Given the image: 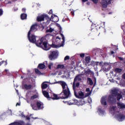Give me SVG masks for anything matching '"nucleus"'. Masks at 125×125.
I'll return each mask as SVG.
<instances>
[{"label":"nucleus","mask_w":125,"mask_h":125,"mask_svg":"<svg viewBox=\"0 0 125 125\" xmlns=\"http://www.w3.org/2000/svg\"><path fill=\"white\" fill-rule=\"evenodd\" d=\"M55 43H59V45H60L61 44V38L59 36L56 37Z\"/></svg>","instance_id":"22"},{"label":"nucleus","mask_w":125,"mask_h":125,"mask_svg":"<svg viewBox=\"0 0 125 125\" xmlns=\"http://www.w3.org/2000/svg\"><path fill=\"white\" fill-rule=\"evenodd\" d=\"M37 28H38V24H34L31 26L29 32L31 33L32 31H35V30H37Z\"/></svg>","instance_id":"21"},{"label":"nucleus","mask_w":125,"mask_h":125,"mask_svg":"<svg viewBox=\"0 0 125 125\" xmlns=\"http://www.w3.org/2000/svg\"><path fill=\"white\" fill-rule=\"evenodd\" d=\"M123 79H125V73L123 74Z\"/></svg>","instance_id":"55"},{"label":"nucleus","mask_w":125,"mask_h":125,"mask_svg":"<svg viewBox=\"0 0 125 125\" xmlns=\"http://www.w3.org/2000/svg\"><path fill=\"white\" fill-rule=\"evenodd\" d=\"M59 55V52L57 50L50 51V54L48 56V58L49 60L52 61L53 60H55L58 58V56Z\"/></svg>","instance_id":"6"},{"label":"nucleus","mask_w":125,"mask_h":125,"mask_svg":"<svg viewBox=\"0 0 125 125\" xmlns=\"http://www.w3.org/2000/svg\"><path fill=\"white\" fill-rule=\"evenodd\" d=\"M27 38L30 42H31L32 43H36V42H37V40H36V36L33 34L31 36V32H30V31L28 33Z\"/></svg>","instance_id":"8"},{"label":"nucleus","mask_w":125,"mask_h":125,"mask_svg":"<svg viewBox=\"0 0 125 125\" xmlns=\"http://www.w3.org/2000/svg\"><path fill=\"white\" fill-rule=\"evenodd\" d=\"M36 98H38V95H34L33 96L31 97V100H34V99H36Z\"/></svg>","instance_id":"34"},{"label":"nucleus","mask_w":125,"mask_h":125,"mask_svg":"<svg viewBox=\"0 0 125 125\" xmlns=\"http://www.w3.org/2000/svg\"><path fill=\"white\" fill-rule=\"evenodd\" d=\"M18 105L20 106V104L18 103L16 104V106H18Z\"/></svg>","instance_id":"60"},{"label":"nucleus","mask_w":125,"mask_h":125,"mask_svg":"<svg viewBox=\"0 0 125 125\" xmlns=\"http://www.w3.org/2000/svg\"><path fill=\"white\" fill-rule=\"evenodd\" d=\"M119 59L121 61L124 60V59H123V58L122 57H119Z\"/></svg>","instance_id":"52"},{"label":"nucleus","mask_w":125,"mask_h":125,"mask_svg":"<svg viewBox=\"0 0 125 125\" xmlns=\"http://www.w3.org/2000/svg\"><path fill=\"white\" fill-rule=\"evenodd\" d=\"M63 89L64 94L63 99H67V98H69V97H70L71 93L70 92V90H69V88H68L67 84L64 82H63Z\"/></svg>","instance_id":"4"},{"label":"nucleus","mask_w":125,"mask_h":125,"mask_svg":"<svg viewBox=\"0 0 125 125\" xmlns=\"http://www.w3.org/2000/svg\"><path fill=\"white\" fill-rule=\"evenodd\" d=\"M86 4H87V5H89V4H90V2H87L86 3Z\"/></svg>","instance_id":"59"},{"label":"nucleus","mask_w":125,"mask_h":125,"mask_svg":"<svg viewBox=\"0 0 125 125\" xmlns=\"http://www.w3.org/2000/svg\"><path fill=\"white\" fill-rule=\"evenodd\" d=\"M123 71V69L121 68H116L115 69V72L116 73H121Z\"/></svg>","instance_id":"32"},{"label":"nucleus","mask_w":125,"mask_h":125,"mask_svg":"<svg viewBox=\"0 0 125 125\" xmlns=\"http://www.w3.org/2000/svg\"><path fill=\"white\" fill-rule=\"evenodd\" d=\"M53 64L52 63H50L49 64H48V67L49 68V69H51V66H52Z\"/></svg>","instance_id":"43"},{"label":"nucleus","mask_w":125,"mask_h":125,"mask_svg":"<svg viewBox=\"0 0 125 125\" xmlns=\"http://www.w3.org/2000/svg\"><path fill=\"white\" fill-rule=\"evenodd\" d=\"M52 35L50 33L47 34L45 36V37H52Z\"/></svg>","instance_id":"41"},{"label":"nucleus","mask_w":125,"mask_h":125,"mask_svg":"<svg viewBox=\"0 0 125 125\" xmlns=\"http://www.w3.org/2000/svg\"><path fill=\"white\" fill-rule=\"evenodd\" d=\"M2 14H3V11L2 10V9H0V16H1Z\"/></svg>","instance_id":"38"},{"label":"nucleus","mask_w":125,"mask_h":125,"mask_svg":"<svg viewBox=\"0 0 125 125\" xmlns=\"http://www.w3.org/2000/svg\"><path fill=\"white\" fill-rule=\"evenodd\" d=\"M71 14H72V15H73V16H74V15H75V12H71Z\"/></svg>","instance_id":"54"},{"label":"nucleus","mask_w":125,"mask_h":125,"mask_svg":"<svg viewBox=\"0 0 125 125\" xmlns=\"http://www.w3.org/2000/svg\"><path fill=\"white\" fill-rule=\"evenodd\" d=\"M4 63V61L0 62V66H1V65H2V64H3Z\"/></svg>","instance_id":"46"},{"label":"nucleus","mask_w":125,"mask_h":125,"mask_svg":"<svg viewBox=\"0 0 125 125\" xmlns=\"http://www.w3.org/2000/svg\"><path fill=\"white\" fill-rule=\"evenodd\" d=\"M64 18H65V20H67V17L65 16L64 17Z\"/></svg>","instance_id":"61"},{"label":"nucleus","mask_w":125,"mask_h":125,"mask_svg":"<svg viewBox=\"0 0 125 125\" xmlns=\"http://www.w3.org/2000/svg\"><path fill=\"white\" fill-rule=\"evenodd\" d=\"M116 79L120 81L121 80V77H116Z\"/></svg>","instance_id":"48"},{"label":"nucleus","mask_w":125,"mask_h":125,"mask_svg":"<svg viewBox=\"0 0 125 125\" xmlns=\"http://www.w3.org/2000/svg\"><path fill=\"white\" fill-rule=\"evenodd\" d=\"M21 20H25V19H27V14H21Z\"/></svg>","instance_id":"26"},{"label":"nucleus","mask_w":125,"mask_h":125,"mask_svg":"<svg viewBox=\"0 0 125 125\" xmlns=\"http://www.w3.org/2000/svg\"><path fill=\"white\" fill-rule=\"evenodd\" d=\"M44 19L47 21L45 22L46 24H48L50 21V18L46 14H42L41 16H38L37 18V21L38 22H42L44 21Z\"/></svg>","instance_id":"5"},{"label":"nucleus","mask_w":125,"mask_h":125,"mask_svg":"<svg viewBox=\"0 0 125 125\" xmlns=\"http://www.w3.org/2000/svg\"><path fill=\"white\" fill-rule=\"evenodd\" d=\"M87 82L90 85H92V84H93V82H92L91 79L89 78H87Z\"/></svg>","instance_id":"29"},{"label":"nucleus","mask_w":125,"mask_h":125,"mask_svg":"<svg viewBox=\"0 0 125 125\" xmlns=\"http://www.w3.org/2000/svg\"><path fill=\"white\" fill-rule=\"evenodd\" d=\"M101 103L104 106H107V97H103L101 99Z\"/></svg>","instance_id":"16"},{"label":"nucleus","mask_w":125,"mask_h":125,"mask_svg":"<svg viewBox=\"0 0 125 125\" xmlns=\"http://www.w3.org/2000/svg\"><path fill=\"white\" fill-rule=\"evenodd\" d=\"M112 0H104L102 1V5L104 8H106L108 4H110Z\"/></svg>","instance_id":"9"},{"label":"nucleus","mask_w":125,"mask_h":125,"mask_svg":"<svg viewBox=\"0 0 125 125\" xmlns=\"http://www.w3.org/2000/svg\"><path fill=\"white\" fill-rule=\"evenodd\" d=\"M125 25H122V29L124 30L125 29Z\"/></svg>","instance_id":"49"},{"label":"nucleus","mask_w":125,"mask_h":125,"mask_svg":"<svg viewBox=\"0 0 125 125\" xmlns=\"http://www.w3.org/2000/svg\"><path fill=\"white\" fill-rule=\"evenodd\" d=\"M70 59V57L69 56H66L65 57L64 60V61H67V60H69Z\"/></svg>","instance_id":"36"},{"label":"nucleus","mask_w":125,"mask_h":125,"mask_svg":"<svg viewBox=\"0 0 125 125\" xmlns=\"http://www.w3.org/2000/svg\"><path fill=\"white\" fill-rule=\"evenodd\" d=\"M115 118H116L117 120L119 122H123L124 120H125V115L121 114H117L115 116Z\"/></svg>","instance_id":"11"},{"label":"nucleus","mask_w":125,"mask_h":125,"mask_svg":"<svg viewBox=\"0 0 125 125\" xmlns=\"http://www.w3.org/2000/svg\"><path fill=\"white\" fill-rule=\"evenodd\" d=\"M109 81H110L111 83H114V79H112L111 80H109Z\"/></svg>","instance_id":"56"},{"label":"nucleus","mask_w":125,"mask_h":125,"mask_svg":"<svg viewBox=\"0 0 125 125\" xmlns=\"http://www.w3.org/2000/svg\"><path fill=\"white\" fill-rule=\"evenodd\" d=\"M97 113L100 115V116H104L106 115V112L105 110L102 108L101 107H100L97 109Z\"/></svg>","instance_id":"12"},{"label":"nucleus","mask_w":125,"mask_h":125,"mask_svg":"<svg viewBox=\"0 0 125 125\" xmlns=\"http://www.w3.org/2000/svg\"><path fill=\"white\" fill-rule=\"evenodd\" d=\"M61 85H62V87H63V81H62V82H61Z\"/></svg>","instance_id":"58"},{"label":"nucleus","mask_w":125,"mask_h":125,"mask_svg":"<svg viewBox=\"0 0 125 125\" xmlns=\"http://www.w3.org/2000/svg\"><path fill=\"white\" fill-rule=\"evenodd\" d=\"M86 92H91V91H90V89H89V88H87L86 89Z\"/></svg>","instance_id":"44"},{"label":"nucleus","mask_w":125,"mask_h":125,"mask_svg":"<svg viewBox=\"0 0 125 125\" xmlns=\"http://www.w3.org/2000/svg\"><path fill=\"white\" fill-rule=\"evenodd\" d=\"M35 73L37 74V75H39V76H42L44 75V73H42L39 70L38 68H36L35 70Z\"/></svg>","instance_id":"23"},{"label":"nucleus","mask_w":125,"mask_h":125,"mask_svg":"<svg viewBox=\"0 0 125 125\" xmlns=\"http://www.w3.org/2000/svg\"><path fill=\"white\" fill-rule=\"evenodd\" d=\"M61 46H63V41L61 42V44H60V45H56L53 43H52V44L51 45H48V46L47 45V47H50L49 49H50L51 47H52L53 48H58V47H61Z\"/></svg>","instance_id":"10"},{"label":"nucleus","mask_w":125,"mask_h":125,"mask_svg":"<svg viewBox=\"0 0 125 125\" xmlns=\"http://www.w3.org/2000/svg\"><path fill=\"white\" fill-rule=\"evenodd\" d=\"M53 31H54V29L50 27V28L49 29H47L46 30V33H52L53 32Z\"/></svg>","instance_id":"28"},{"label":"nucleus","mask_w":125,"mask_h":125,"mask_svg":"<svg viewBox=\"0 0 125 125\" xmlns=\"http://www.w3.org/2000/svg\"><path fill=\"white\" fill-rule=\"evenodd\" d=\"M50 96V99H52L53 100H58L60 99V98L58 97V96L54 93H52Z\"/></svg>","instance_id":"17"},{"label":"nucleus","mask_w":125,"mask_h":125,"mask_svg":"<svg viewBox=\"0 0 125 125\" xmlns=\"http://www.w3.org/2000/svg\"><path fill=\"white\" fill-rule=\"evenodd\" d=\"M48 85L46 83H42V89H45V88H47Z\"/></svg>","instance_id":"27"},{"label":"nucleus","mask_w":125,"mask_h":125,"mask_svg":"<svg viewBox=\"0 0 125 125\" xmlns=\"http://www.w3.org/2000/svg\"><path fill=\"white\" fill-rule=\"evenodd\" d=\"M63 72H64L63 77H67L69 76V72L68 71V70L64 68V66H63Z\"/></svg>","instance_id":"25"},{"label":"nucleus","mask_w":125,"mask_h":125,"mask_svg":"<svg viewBox=\"0 0 125 125\" xmlns=\"http://www.w3.org/2000/svg\"><path fill=\"white\" fill-rule=\"evenodd\" d=\"M117 106L119 109H125V104L119 102L117 103Z\"/></svg>","instance_id":"19"},{"label":"nucleus","mask_w":125,"mask_h":125,"mask_svg":"<svg viewBox=\"0 0 125 125\" xmlns=\"http://www.w3.org/2000/svg\"><path fill=\"white\" fill-rule=\"evenodd\" d=\"M61 36H62V40H63V34H61Z\"/></svg>","instance_id":"63"},{"label":"nucleus","mask_w":125,"mask_h":125,"mask_svg":"<svg viewBox=\"0 0 125 125\" xmlns=\"http://www.w3.org/2000/svg\"><path fill=\"white\" fill-rule=\"evenodd\" d=\"M56 69H63V64H58Z\"/></svg>","instance_id":"33"},{"label":"nucleus","mask_w":125,"mask_h":125,"mask_svg":"<svg viewBox=\"0 0 125 125\" xmlns=\"http://www.w3.org/2000/svg\"><path fill=\"white\" fill-rule=\"evenodd\" d=\"M5 72H6V73H7V72H8V70L7 69H5Z\"/></svg>","instance_id":"62"},{"label":"nucleus","mask_w":125,"mask_h":125,"mask_svg":"<svg viewBox=\"0 0 125 125\" xmlns=\"http://www.w3.org/2000/svg\"><path fill=\"white\" fill-rule=\"evenodd\" d=\"M26 120H28V121L30 120V117H29L28 116L26 117Z\"/></svg>","instance_id":"50"},{"label":"nucleus","mask_w":125,"mask_h":125,"mask_svg":"<svg viewBox=\"0 0 125 125\" xmlns=\"http://www.w3.org/2000/svg\"><path fill=\"white\" fill-rule=\"evenodd\" d=\"M53 11L52 10H50L48 12V14H52Z\"/></svg>","instance_id":"47"},{"label":"nucleus","mask_w":125,"mask_h":125,"mask_svg":"<svg viewBox=\"0 0 125 125\" xmlns=\"http://www.w3.org/2000/svg\"><path fill=\"white\" fill-rule=\"evenodd\" d=\"M43 41H44V38L43 37L41 38L36 42V45L39 47H41L44 50H49L50 47H47V42H43Z\"/></svg>","instance_id":"3"},{"label":"nucleus","mask_w":125,"mask_h":125,"mask_svg":"<svg viewBox=\"0 0 125 125\" xmlns=\"http://www.w3.org/2000/svg\"><path fill=\"white\" fill-rule=\"evenodd\" d=\"M23 87L26 90H29L32 89V84H30L28 85L27 84H24L23 85Z\"/></svg>","instance_id":"18"},{"label":"nucleus","mask_w":125,"mask_h":125,"mask_svg":"<svg viewBox=\"0 0 125 125\" xmlns=\"http://www.w3.org/2000/svg\"><path fill=\"white\" fill-rule=\"evenodd\" d=\"M9 125H22V124H21L20 123L17 122V123H11Z\"/></svg>","instance_id":"31"},{"label":"nucleus","mask_w":125,"mask_h":125,"mask_svg":"<svg viewBox=\"0 0 125 125\" xmlns=\"http://www.w3.org/2000/svg\"><path fill=\"white\" fill-rule=\"evenodd\" d=\"M80 56L81 57V58H83L84 57V54L81 53L80 54Z\"/></svg>","instance_id":"39"},{"label":"nucleus","mask_w":125,"mask_h":125,"mask_svg":"<svg viewBox=\"0 0 125 125\" xmlns=\"http://www.w3.org/2000/svg\"><path fill=\"white\" fill-rule=\"evenodd\" d=\"M77 100H72L69 102H65L63 101V103L67 104V105H75V104H77Z\"/></svg>","instance_id":"13"},{"label":"nucleus","mask_w":125,"mask_h":125,"mask_svg":"<svg viewBox=\"0 0 125 125\" xmlns=\"http://www.w3.org/2000/svg\"><path fill=\"white\" fill-rule=\"evenodd\" d=\"M61 75H62V72H61V71H60V72L59 73V76H61Z\"/></svg>","instance_id":"53"},{"label":"nucleus","mask_w":125,"mask_h":125,"mask_svg":"<svg viewBox=\"0 0 125 125\" xmlns=\"http://www.w3.org/2000/svg\"><path fill=\"white\" fill-rule=\"evenodd\" d=\"M22 12H24V13H26V8H23L22 9Z\"/></svg>","instance_id":"45"},{"label":"nucleus","mask_w":125,"mask_h":125,"mask_svg":"<svg viewBox=\"0 0 125 125\" xmlns=\"http://www.w3.org/2000/svg\"><path fill=\"white\" fill-rule=\"evenodd\" d=\"M82 81V77L80 75L77 76L74 80L73 83V88L74 90V95L77 98H79L80 99H83V98H85V96L84 94L82 91H79L78 94L76 93L75 91L76 90V87H79L80 86V82Z\"/></svg>","instance_id":"1"},{"label":"nucleus","mask_w":125,"mask_h":125,"mask_svg":"<svg viewBox=\"0 0 125 125\" xmlns=\"http://www.w3.org/2000/svg\"><path fill=\"white\" fill-rule=\"evenodd\" d=\"M116 98H117L118 101H120V99L123 98L122 94L118 93V91L116 89L112 90V94L108 96V101L110 104H114L116 103Z\"/></svg>","instance_id":"2"},{"label":"nucleus","mask_w":125,"mask_h":125,"mask_svg":"<svg viewBox=\"0 0 125 125\" xmlns=\"http://www.w3.org/2000/svg\"><path fill=\"white\" fill-rule=\"evenodd\" d=\"M42 93L43 95H44V96L46 97V98H47L48 100H50V96H49V94L47 91H43Z\"/></svg>","instance_id":"20"},{"label":"nucleus","mask_w":125,"mask_h":125,"mask_svg":"<svg viewBox=\"0 0 125 125\" xmlns=\"http://www.w3.org/2000/svg\"><path fill=\"white\" fill-rule=\"evenodd\" d=\"M109 112L110 114H112V115H115L116 113H117V107L116 106H111L109 109Z\"/></svg>","instance_id":"14"},{"label":"nucleus","mask_w":125,"mask_h":125,"mask_svg":"<svg viewBox=\"0 0 125 125\" xmlns=\"http://www.w3.org/2000/svg\"><path fill=\"white\" fill-rule=\"evenodd\" d=\"M88 0H82V1H83V2H85L86 1H87Z\"/></svg>","instance_id":"57"},{"label":"nucleus","mask_w":125,"mask_h":125,"mask_svg":"<svg viewBox=\"0 0 125 125\" xmlns=\"http://www.w3.org/2000/svg\"><path fill=\"white\" fill-rule=\"evenodd\" d=\"M85 60L86 63H89V62H90V57L89 56L86 57L85 58Z\"/></svg>","instance_id":"30"},{"label":"nucleus","mask_w":125,"mask_h":125,"mask_svg":"<svg viewBox=\"0 0 125 125\" xmlns=\"http://www.w3.org/2000/svg\"><path fill=\"white\" fill-rule=\"evenodd\" d=\"M104 66H108V67L110 66V64L108 62H104Z\"/></svg>","instance_id":"40"},{"label":"nucleus","mask_w":125,"mask_h":125,"mask_svg":"<svg viewBox=\"0 0 125 125\" xmlns=\"http://www.w3.org/2000/svg\"><path fill=\"white\" fill-rule=\"evenodd\" d=\"M36 105L31 104V106L33 110H41L43 108V103L41 102H37Z\"/></svg>","instance_id":"7"},{"label":"nucleus","mask_w":125,"mask_h":125,"mask_svg":"<svg viewBox=\"0 0 125 125\" xmlns=\"http://www.w3.org/2000/svg\"><path fill=\"white\" fill-rule=\"evenodd\" d=\"M97 65H100V66H103V62H97Z\"/></svg>","instance_id":"37"},{"label":"nucleus","mask_w":125,"mask_h":125,"mask_svg":"<svg viewBox=\"0 0 125 125\" xmlns=\"http://www.w3.org/2000/svg\"><path fill=\"white\" fill-rule=\"evenodd\" d=\"M50 20H52V22H54L55 23L56 22H58L59 21V19L58 18V17L55 15H52L51 16V19H50Z\"/></svg>","instance_id":"15"},{"label":"nucleus","mask_w":125,"mask_h":125,"mask_svg":"<svg viewBox=\"0 0 125 125\" xmlns=\"http://www.w3.org/2000/svg\"><path fill=\"white\" fill-rule=\"evenodd\" d=\"M92 1H93V2H94V3H97V2H98V0H91Z\"/></svg>","instance_id":"42"},{"label":"nucleus","mask_w":125,"mask_h":125,"mask_svg":"<svg viewBox=\"0 0 125 125\" xmlns=\"http://www.w3.org/2000/svg\"><path fill=\"white\" fill-rule=\"evenodd\" d=\"M38 69H40V70H43V69H44L45 68V65H44L43 63H39L38 66Z\"/></svg>","instance_id":"24"},{"label":"nucleus","mask_w":125,"mask_h":125,"mask_svg":"<svg viewBox=\"0 0 125 125\" xmlns=\"http://www.w3.org/2000/svg\"><path fill=\"white\" fill-rule=\"evenodd\" d=\"M123 44L125 46V42H123Z\"/></svg>","instance_id":"64"},{"label":"nucleus","mask_w":125,"mask_h":125,"mask_svg":"<svg viewBox=\"0 0 125 125\" xmlns=\"http://www.w3.org/2000/svg\"><path fill=\"white\" fill-rule=\"evenodd\" d=\"M4 62H5V66H6L7 65V60H6Z\"/></svg>","instance_id":"51"},{"label":"nucleus","mask_w":125,"mask_h":125,"mask_svg":"<svg viewBox=\"0 0 125 125\" xmlns=\"http://www.w3.org/2000/svg\"><path fill=\"white\" fill-rule=\"evenodd\" d=\"M91 94V92H86L85 98L87 97V96H89Z\"/></svg>","instance_id":"35"}]
</instances>
